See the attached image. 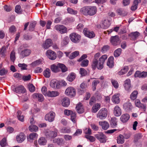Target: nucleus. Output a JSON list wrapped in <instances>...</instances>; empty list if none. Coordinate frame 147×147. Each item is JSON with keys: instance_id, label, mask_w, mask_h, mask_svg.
Masks as SVG:
<instances>
[{"instance_id": "obj_37", "label": "nucleus", "mask_w": 147, "mask_h": 147, "mask_svg": "<svg viewBox=\"0 0 147 147\" xmlns=\"http://www.w3.org/2000/svg\"><path fill=\"white\" fill-rule=\"evenodd\" d=\"M76 78V74L74 73H71L67 77V80L69 82L73 81Z\"/></svg>"}, {"instance_id": "obj_32", "label": "nucleus", "mask_w": 147, "mask_h": 147, "mask_svg": "<svg viewBox=\"0 0 147 147\" xmlns=\"http://www.w3.org/2000/svg\"><path fill=\"white\" fill-rule=\"evenodd\" d=\"M33 97L34 98H37L40 102L44 100L43 95L40 94L35 93L33 95Z\"/></svg>"}, {"instance_id": "obj_60", "label": "nucleus", "mask_w": 147, "mask_h": 147, "mask_svg": "<svg viewBox=\"0 0 147 147\" xmlns=\"http://www.w3.org/2000/svg\"><path fill=\"white\" fill-rule=\"evenodd\" d=\"M10 58L11 60L14 62L16 59L15 52L14 51H12L10 55Z\"/></svg>"}, {"instance_id": "obj_54", "label": "nucleus", "mask_w": 147, "mask_h": 147, "mask_svg": "<svg viewBox=\"0 0 147 147\" xmlns=\"http://www.w3.org/2000/svg\"><path fill=\"white\" fill-rule=\"evenodd\" d=\"M51 132H52V131L49 129L45 130L44 131V133L45 136L47 138H51Z\"/></svg>"}, {"instance_id": "obj_17", "label": "nucleus", "mask_w": 147, "mask_h": 147, "mask_svg": "<svg viewBox=\"0 0 147 147\" xmlns=\"http://www.w3.org/2000/svg\"><path fill=\"white\" fill-rule=\"evenodd\" d=\"M120 94L119 93H117L115 94L113 96L111 99L112 102L114 103L118 104L119 103L120 101L119 97Z\"/></svg>"}, {"instance_id": "obj_34", "label": "nucleus", "mask_w": 147, "mask_h": 147, "mask_svg": "<svg viewBox=\"0 0 147 147\" xmlns=\"http://www.w3.org/2000/svg\"><path fill=\"white\" fill-rule=\"evenodd\" d=\"M124 142V136L121 134H120L117 138V142L119 144H123Z\"/></svg>"}, {"instance_id": "obj_40", "label": "nucleus", "mask_w": 147, "mask_h": 147, "mask_svg": "<svg viewBox=\"0 0 147 147\" xmlns=\"http://www.w3.org/2000/svg\"><path fill=\"white\" fill-rule=\"evenodd\" d=\"M29 129L31 132H36L38 131V127L35 125L32 124L29 126Z\"/></svg>"}, {"instance_id": "obj_30", "label": "nucleus", "mask_w": 147, "mask_h": 147, "mask_svg": "<svg viewBox=\"0 0 147 147\" xmlns=\"http://www.w3.org/2000/svg\"><path fill=\"white\" fill-rule=\"evenodd\" d=\"M76 108L78 113H82L84 112V109L82 104L81 103L78 104L76 106Z\"/></svg>"}, {"instance_id": "obj_31", "label": "nucleus", "mask_w": 147, "mask_h": 147, "mask_svg": "<svg viewBox=\"0 0 147 147\" xmlns=\"http://www.w3.org/2000/svg\"><path fill=\"white\" fill-rule=\"evenodd\" d=\"M135 104L136 106L137 107L146 109V105L141 103L139 99H138L135 100Z\"/></svg>"}, {"instance_id": "obj_58", "label": "nucleus", "mask_w": 147, "mask_h": 147, "mask_svg": "<svg viewBox=\"0 0 147 147\" xmlns=\"http://www.w3.org/2000/svg\"><path fill=\"white\" fill-rule=\"evenodd\" d=\"M36 23L35 22H33L30 23L29 26V30L30 31H32L34 30L35 26Z\"/></svg>"}, {"instance_id": "obj_36", "label": "nucleus", "mask_w": 147, "mask_h": 147, "mask_svg": "<svg viewBox=\"0 0 147 147\" xmlns=\"http://www.w3.org/2000/svg\"><path fill=\"white\" fill-rule=\"evenodd\" d=\"M38 142V144L41 145H45L47 143V140L44 137H41L39 138Z\"/></svg>"}, {"instance_id": "obj_35", "label": "nucleus", "mask_w": 147, "mask_h": 147, "mask_svg": "<svg viewBox=\"0 0 147 147\" xmlns=\"http://www.w3.org/2000/svg\"><path fill=\"white\" fill-rule=\"evenodd\" d=\"M51 71L48 68H47L43 72V75L45 78H49L51 76Z\"/></svg>"}, {"instance_id": "obj_63", "label": "nucleus", "mask_w": 147, "mask_h": 147, "mask_svg": "<svg viewBox=\"0 0 147 147\" xmlns=\"http://www.w3.org/2000/svg\"><path fill=\"white\" fill-rule=\"evenodd\" d=\"M85 136L86 138L89 140L91 142H93L95 140V138L93 136L86 135Z\"/></svg>"}, {"instance_id": "obj_49", "label": "nucleus", "mask_w": 147, "mask_h": 147, "mask_svg": "<svg viewBox=\"0 0 147 147\" xmlns=\"http://www.w3.org/2000/svg\"><path fill=\"white\" fill-rule=\"evenodd\" d=\"M38 135L35 133H32L30 134L28 136V138L30 140H34L37 138Z\"/></svg>"}, {"instance_id": "obj_61", "label": "nucleus", "mask_w": 147, "mask_h": 147, "mask_svg": "<svg viewBox=\"0 0 147 147\" xmlns=\"http://www.w3.org/2000/svg\"><path fill=\"white\" fill-rule=\"evenodd\" d=\"M18 66L21 68V69L22 70H26L27 69L26 67H27V65L25 63H19L18 64Z\"/></svg>"}, {"instance_id": "obj_47", "label": "nucleus", "mask_w": 147, "mask_h": 147, "mask_svg": "<svg viewBox=\"0 0 147 147\" xmlns=\"http://www.w3.org/2000/svg\"><path fill=\"white\" fill-rule=\"evenodd\" d=\"M122 50L121 48H118L114 52V55L115 57L119 56L121 53Z\"/></svg>"}, {"instance_id": "obj_55", "label": "nucleus", "mask_w": 147, "mask_h": 147, "mask_svg": "<svg viewBox=\"0 0 147 147\" xmlns=\"http://www.w3.org/2000/svg\"><path fill=\"white\" fill-rule=\"evenodd\" d=\"M58 132V130L56 129H55L54 131H52V132H51V138H54L56 137L57 136Z\"/></svg>"}, {"instance_id": "obj_4", "label": "nucleus", "mask_w": 147, "mask_h": 147, "mask_svg": "<svg viewBox=\"0 0 147 147\" xmlns=\"http://www.w3.org/2000/svg\"><path fill=\"white\" fill-rule=\"evenodd\" d=\"M107 55H102L99 59V63L97 64L96 68L98 69L101 70L103 67V64L105 61L107 59Z\"/></svg>"}, {"instance_id": "obj_11", "label": "nucleus", "mask_w": 147, "mask_h": 147, "mask_svg": "<svg viewBox=\"0 0 147 147\" xmlns=\"http://www.w3.org/2000/svg\"><path fill=\"white\" fill-rule=\"evenodd\" d=\"M55 28L61 34H64L67 32V28L63 25H57L55 26Z\"/></svg>"}, {"instance_id": "obj_22", "label": "nucleus", "mask_w": 147, "mask_h": 147, "mask_svg": "<svg viewBox=\"0 0 147 147\" xmlns=\"http://www.w3.org/2000/svg\"><path fill=\"white\" fill-rule=\"evenodd\" d=\"M140 34L139 32L136 31L131 32L128 34V36L132 39L135 40L140 35Z\"/></svg>"}, {"instance_id": "obj_33", "label": "nucleus", "mask_w": 147, "mask_h": 147, "mask_svg": "<svg viewBox=\"0 0 147 147\" xmlns=\"http://www.w3.org/2000/svg\"><path fill=\"white\" fill-rule=\"evenodd\" d=\"M53 141L59 145H62L64 144L63 139L61 138H55L53 140Z\"/></svg>"}, {"instance_id": "obj_7", "label": "nucleus", "mask_w": 147, "mask_h": 147, "mask_svg": "<svg viewBox=\"0 0 147 147\" xmlns=\"http://www.w3.org/2000/svg\"><path fill=\"white\" fill-rule=\"evenodd\" d=\"M110 41L111 44L113 46H116L119 44L120 39L119 37L117 36H111L110 38Z\"/></svg>"}, {"instance_id": "obj_15", "label": "nucleus", "mask_w": 147, "mask_h": 147, "mask_svg": "<svg viewBox=\"0 0 147 147\" xmlns=\"http://www.w3.org/2000/svg\"><path fill=\"white\" fill-rule=\"evenodd\" d=\"M88 15L92 16L95 15L97 11V8L96 6H88Z\"/></svg>"}, {"instance_id": "obj_56", "label": "nucleus", "mask_w": 147, "mask_h": 147, "mask_svg": "<svg viewBox=\"0 0 147 147\" xmlns=\"http://www.w3.org/2000/svg\"><path fill=\"white\" fill-rule=\"evenodd\" d=\"M111 125L113 127H115L117 125V121L115 119H111Z\"/></svg>"}, {"instance_id": "obj_39", "label": "nucleus", "mask_w": 147, "mask_h": 147, "mask_svg": "<svg viewBox=\"0 0 147 147\" xmlns=\"http://www.w3.org/2000/svg\"><path fill=\"white\" fill-rule=\"evenodd\" d=\"M138 3L139 1L138 0H134L133 5L131 7V10L132 11L135 10L137 8Z\"/></svg>"}, {"instance_id": "obj_26", "label": "nucleus", "mask_w": 147, "mask_h": 147, "mask_svg": "<svg viewBox=\"0 0 147 147\" xmlns=\"http://www.w3.org/2000/svg\"><path fill=\"white\" fill-rule=\"evenodd\" d=\"M99 124L102 126V128L104 130L107 129L109 126V123L106 121H100Z\"/></svg>"}, {"instance_id": "obj_12", "label": "nucleus", "mask_w": 147, "mask_h": 147, "mask_svg": "<svg viewBox=\"0 0 147 147\" xmlns=\"http://www.w3.org/2000/svg\"><path fill=\"white\" fill-rule=\"evenodd\" d=\"M83 33L86 36L89 38H93L95 36V34L93 32L90 31L86 28L84 29Z\"/></svg>"}, {"instance_id": "obj_2", "label": "nucleus", "mask_w": 147, "mask_h": 147, "mask_svg": "<svg viewBox=\"0 0 147 147\" xmlns=\"http://www.w3.org/2000/svg\"><path fill=\"white\" fill-rule=\"evenodd\" d=\"M69 37L71 40L75 43L79 42L81 39V36L75 32L71 33L69 35Z\"/></svg>"}, {"instance_id": "obj_53", "label": "nucleus", "mask_w": 147, "mask_h": 147, "mask_svg": "<svg viewBox=\"0 0 147 147\" xmlns=\"http://www.w3.org/2000/svg\"><path fill=\"white\" fill-rule=\"evenodd\" d=\"M79 53L78 51H75L72 53L69 57L70 59H72L79 55Z\"/></svg>"}, {"instance_id": "obj_59", "label": "nucleus", "mask_w": 147, "mask_h": 147, "mask_svg": "<svg viewBox=\"0 0 147 147\" xmlns=\"http://www.w3.org/2000/svg\"><path fill=\"white\" fill-rule=\"evenodd\" d=\"M111 81L113 86L115 88H118L119 85L118 82L117 81L112 79L111 80Z\"/></svg>"}, {"instance_id": "obj_45", "label": "nucleus", "mask_w": 147, "mask_h": 147, "mask_svg": "<svg viewBox=\"0 0 147 147\" xmlns=\"http://www.w3.org/2000/svg\"><path fill=\"white\" fill-rule=\"evenodd\" d=\"M138 92L137 91H134L131 94L130 98L132 100H135L137 98Z\"/></svg>"}, {"instance_id": "obj_20", "label": "nucleus", "mask_w": 147, "mask_h": 147, "mask_svg": "<svg viewBox=\"0 0 147 147\" xmlns=\"http://www.w3.org/2000/svg\"><path fill=\"white\" fill-rule=\"evenodd\" d=\"M14 91L17 93H23L25 92L26 90L23 86L20 85L16 87Z\"/></svg>"}, {"instance_id": "obj_5", "label": "nucleus", "mask_w": 147, "mask_h": 147, "mask_svg": "<svg viewBox=\"0 0 147 147\" xmlns=\"http://www.w3.org/2000/svg\"><path fill=\"white\" fill-rule=\"evenodd\" d=\"M55 115V113L54 112H50L45 115V120L49 122H52L54 120Z\"/></svg>"}, {"instance_id": "obj_3", "label": "nucleus", "mask_w": 147, "mask_h": 147, "mask_svg": "<svg viewBox=\"0 0 147 147\" xmlns=\"http://www.w3.org/2000/svg\"><path fill=\"white\" fill-rule=\"evenodd\" d=\"M108 111L106 108H102L98 112L97 117L101 119H105L107 116Z\"/></svg>"}, {"instance_id": "obj_14", "label": "nucleus", "mask_w": 147, "mask_h": 147, "mask_svg": "<svg viewBox=\"0 0 147 147\" xmlns=\"http://www.w3.org/2000/svg\"><path fill=\"white\" fill-rule=\"evenodd\" d=\"M26 137V136L24 133H20L19 135L17 136L16 140L18 143H21L25 140Z\"/></svg>"}, {"instance_id": "obj_38", "label": "nucleus", "mask_w": 147, "mask_h": 147, "mask_svg": "<svg viewBox=\"0 0 147 147\" xmlns=\"http://www.w3.org/2000/svg\"><path fill=\"white\" fill-rule=\"evenodd\" d=\"M100 108V105L99 103L96 104L92 108V111L94 113H96Z\"/></svg>"}, {"instance_id": "obj_50", "label": "nucleus", "mask_w": 147, "mask_h": 147, "mask_svg": "<svg viewBox=\"0 0 147 147\" xmlns=\"http://www.w3.org/2000/svg\"><path fill=\"white\" fill-rule=\"evenodd\" d=\"M81 61L80 65L83 67H85L87 66L88 64L89 61L87 59H85L82 60Z\"/></svg>"}, {"instance_id": "obj_42", "label": "nucleus", "mask_w": 147, "mask_h": 147, "mask_svg": "<svg viewBox=\"0 0 147 147\" xmlns=\"http://www.w3.org/2000/svg\"><path fill=\"white\" fill-rule=\"evenodd\" d=\"M17 117L18 120L22 122L24 121V116L22 115V112L20 111H18L17 112Z\"/></svg>"}, {"instance_id": "obj_19", "label": "nucleus", "mask_w": 147, "mask_h": 147, "mask_svg": "<svg viewBox=\"0 0 147 147\" xmlns=\"http://www.w3.org/2000/svg\"><path fill=\"white\" fill-rule=\"evenodd\" d=\"M124 86L126 90L129 91L131 90L130 80V79H128L125 81Z\"/></svg>"}, {"instance_id": "obj_27", "label": "nucleus", "mask_w": 147, "mask_h": 147, "mask_svg": "<svg viewBox=\"0 0 147 147\" xmlns=\"http://www.w3.org/2000/svg\"><path fill=\"white\" fill-rule=\"evenodd\" d=\"M59 93L57 91H48L47 96L51 97H55L59 96Z\"/></svg>"}, {"instance_id": "obj_29", "label": "nucleus", "mask_w": 147, "mask_h": 147, "mask_svg": "<svg viewBox=\"0 0 147 147\" xmlns=\"http://www.w3.org/2000/svg\"><path fill=\"white\" fill-rule=\"evenodd\" d=\"M80 13L84 15L88 16V6H85L82 8L80 10Z\"/></svg>"}, {"instance_id": "obj_43", "label": "nucleus", "mask_w": 147, "mask_h": 147, "mask_svg": "<svg viewBox=\"0 0 147 147\" xmlns=\"http://www.w3.org/2000/svg\"><path fill=\"white\" fill-rule=\"evenodd\" d=\"M69 39L68 37L67 36L65 37L62 41L61 44L63 46L67 45L69 43Z\"/></svg>"}, {"instance_id": "obj_46", "label": "nucleus", "mask_w": 147, "mask_h": 147, "mask_svg": "<svg viewBox=\"0 0 147 147\" xmlns=\"http://www.w3.org/2000/svg\"><path fill=\"white\" fill-rule=\"evenodd\" d=\"M128 66L124 67L119 72L118 74L119 75H122L126 73L128 70Z\"/></svg>"}, {"instance_id": "obj_6", "label": "nucleus", "mask_w": 147, "mask_h": 147, "mask_svg": "<svg viewBox=\"0 0 147 147\" xmlns=\"http://www.w3.org/2000/svg\"><path fill=\"white\" fill-rule=\"evenodd\" d=\"M100 54L99 53H97L95 54L94 56V59H93L91 65L92 69L94 70L96 69V66L98 61V58L100 56Z\"/></svg>"}, {"instance_id": "obj_44", "label": "nucleus", "mask_w": 147, "mask_h": 147, "mask_svg": "<svg viewBox=\"0 0 147 147\" xmlns=\"http://www.w3.org/2000/svg\"><path fill=\"white\" fill-rule=\"evenodd\" d=\"M99 82V81L98 80H94L93 81L92 84V88L93 91H94L96 90V86Z\"/></svg>"}, {"instance_id": "obj_48", "label": "nucleus", "mask_w": 147, "mask_h": 147, "mask_svg": "<svg viewBox=\"0 0 147 147\" xmlns=\"http://www.w3.org/2000/svg\"><path fill=\"white\" fill-rule=\"evenodd\" d=\"M7 47L5 46H3L0 49V54L3 56L5 55L6 53V50Z\"/></svg>"}, {"instance_id": "obj_52", "label": "nucleus", "mask_w": 147, "mask_h": 147, "mask_svg": "<svg viewBox=\"0 0 147 147\" xmlns=\"http://www.w3.org/2000/svg\"><path fill=\"white\" fill-rule=\"evenodd\" d=\"M42 62V60L41 59H38L32 62L31 64V65L32 67H34L41 64Z\"/></svg>"}, {"instance_id": "obj_13", "label": "nucleus", "mask_w": 147, "mask_h": 147, "mask_svg": "<svg viewBox=\"0 0 147 147\" xmlns=\"http://www.w3.org/2000/svg\"><path fill=\"white\" fill-rule=\"evenodd\" d=\"M123 106L124 109L127 112L131 111L133 108L131 103L129 102L125 103Z\"/></svg>"}, {"instance_id": "obj_21", "label": "nucleus", "mask_w": 147, "mask_h": 147, "mask_svg": "<svg viewBox=\"0 0 147 147\" xmlns=\"http://www.w3.org/2000/svg\"><path fill=\"white\" fill-rule=\"evenodd\" d=\"M61 101L62 105L64 107H67L70 104V100L68 98L66 97L63 98Z\"/></svg>"}, {"instance_id": "obj_24", "label": "nucleus", "mask_w": 147, "mask_h": 147, "mask_svg": "<svg viewBox=\"0 0 147 147\" xmlns=\"http://www.w3.org/2000/svg\"><path fill=\"white\" fill-rule=\"evenodd\" d=\"M129 115L128 114H124L121 116L120 119L123 123H125L129 119Z\"/></svg>"}, {"instance_id": "obj_18", "label": "nucleus", "mask_w": 147, "mask_h": 147, "mask_svg": "<svg viewBox=\"0 0 147 147\" xmlns=\"http://www.w3.org/2000/svg\"><path fill=\"white\" fill-rule=\"evenodd\" d=\"M113 113L114 115L116 117H119L121 115L122 113L121 111L119 106L117 105L115 107Z\"/></svg>"}, {"instance_id": "obj_25", "label": "nucleus", "mask_w": 147, "mask_h": 147, "mask_svg": "<svg viewBox=\"0 0 147 147\" xmlns=\"http://www.w3.org/2000/svg\"><path fill=\"white\" fill-rule=\"evenodd\" d=\"M31 51L30 49H25L21 52L20 55L23 58H24L28 56L31 53Z\"/></svg>"}, {"instance_id": "obj_16", "label": "nucleus", "mask_w": 147, "mask_h": 147, "mask_svg": "<svg viewBox=\"0 0 147 147\" xmlns=\"http://www.w3.org/2000/svg\"><path fill=\"white\" fill-rule=\"evenodd\" d=\"M52 45V41L51 39H48L42 44V47L44 49H47L51 46Z\"/></svg>"}, {"instance_id": "obj_62", "label": "nucleus", "mask_w": 147, "mask_h": 147, "mask_svg": "<svg viewBox=\"0 0 147 147\" xmlns=\"http://www.w3.org/2000/svg\"><path fill=\"white\" fill-rule=\"evenodd\" d=\"M50 86L53 88H57V83L55 81L52 80L50 82Z\"/></svg>"}, {"instance_id": "obj_28", "label": "nucleus", "mask_w": 147, "mask_h": 147, "mask_svg": "<svg viewBox=\"0 0 147 147\" xmlns=\"http://www.w3.org/2000/svg\"><path fill=\"white\" fill-rule=\"evenodd\" d=\"M110 25V21L108 20H105L101 24V27L103 29H106L109 27Z\"/></svg>"}, {"instance_id": "obj_9", "label": "nucleus", "mask_w": 147, "mask_h": 147, "mask_svg": "<svg viewBox=\"0 0 147 147\" xmlns=\"http://www.w3.org/2000/svg\"><path fill=\"white\" fill-rule=\"evenodd\" d=\"M46 55L49 59L52 60L55 59L57 57L56 53L51 50H48L47 51Z\"/></svg>"}, {"instance_id": "obj_41", "label": "nucleus", "mask_w": 147, "mask_h": 147, "mask_svg": "<svg viewBox=\"0 0 147 147\" xmlns=\"http://www.w3.org/2000/svg\"><path fill=\"white\" fill-rule=\"evenodd\" d=\"M117 13L119 15L122 16H125L127 14V12L124 10L119 9L117 11Z\"/></svg>"}, {"instance_id": "obj_8", "label": "nucleus", "mask_w": 147, "mask_h": 147, "mask_svg": "<svg viewBox=\"0 0 147 147\" xmlns=\"http://www.w3.org/2000/svg\"><path fill=\"white\" fill-rule=\"evenodd\" d=\"M65 94L67 95H70L71 96H74L76 94V91L75 89L72 87H68L65 91Z\"/></svg>"}, {"instance_id": "obj_64", "label": "nucleus", "mask_w": 147, "mask_h": 147, "mask_svg": "<svg viewBox=\"0 0 147 147\" xmlns=\"http://www.w3.org/2000/svg\"><path fill=\"white\" fill-rule=\"evenodd\" d=\"M61 131L62 133H69L71 132V130L70 128L65 127L62 129Z\"/></svg>"}, {"instance_id": "obj_57", "label": "nucleus", "mask_w": 147, "mask_h": 147, "mask_svg": "<svg viewBox=\"0 0 147 147\" xmlns=\"http://www.w3.org/2000/svg\"><path fill=\"white\" fill-rule=\"evenodd\" d=\"M67 11L69 13L71 14L76 15L78 13V11H77L74 10L70 8H67Z\"/></svg>"}, {"instance_id": "obj_23", "label": "nucleus", "mask_w": 147, "mask_h": 147, "mask_svg": "<svg viewBox=\"0 0 147 147\" xmlns=\"http://www.w3.org/2000/svg\"><path fill=\"white\" fill-rule=\"evenodd\" d=\"M114 57L113 56L110 57L108 59L107 62V65L110 68H112L114 65V62L113 61Z\"/></svg>"}, {"instance_id": "obj_10", "label": "nucleus", "mask_w": 147, "mask_h": 147, "mask_svg": "<svg viewBox=\"0 0 147 147\" xmlns=\"http://www.w3.org/2000/svg\"><path fill=\"white\" fill-rule=\"evenodd\" d=\"M95 136L101 143H105L106 142V136L102 133L96 134Z\"/></svg>"}, {"instance_id": "obj_1", "label": "nucleus", "mask_w": 147, "mask_h": 147, "mask_svg": "<svg viewBox=\"0 0 147 147\" xmlns=\"http://www.w3.org/2000/svg\"><path fill=\"white\" fill-rule=\"evenodd\" d=\"M60 69H61L62 72H63L67 71V68L63 64L59 63L57 65L53 64L51 66V69L52 71L55 73H57L59 71Z\"/></svg>"}, {"instance_id": "obj_51", "label": "nucleus", "mask_w": 147, "mask_h": 147, "mask_svg": "<svg viewBox=\"0 0 147 147\" xmlns=\"http://www.w3.org/2000/svg\"><path fill=\"white\" fill-rule=\"evenodd\" d=\"M15 11L18 14H20L22 13V9H21V7L20 5H17L16 6Z\"/></svg>"}]
</instances>
